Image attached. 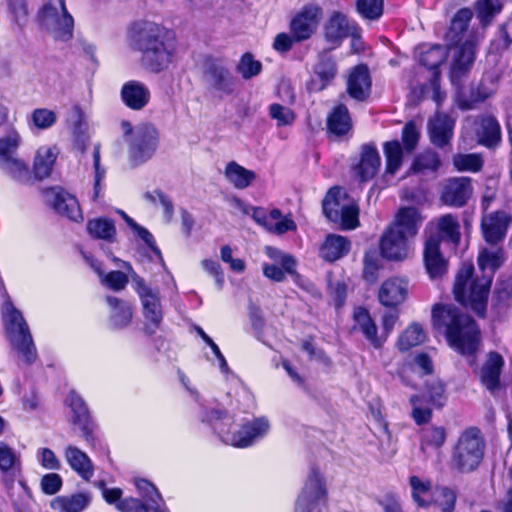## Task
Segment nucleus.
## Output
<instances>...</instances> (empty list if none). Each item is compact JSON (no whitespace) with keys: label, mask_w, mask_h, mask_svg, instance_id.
I'll list each match as a JSON object with an SVG mask.
<instances>
[{"label":"nucleus","mask_w":512,"mask_h":512,"mask_svg":"<svg viewBox=\"0 0 512 512\" xmlns=\"http://www.w3.org/2000/svg\"><path fill=\"white\" fill-rule=\"evenodd\" d=\"M2 315L9 340L19 358L25 364H32L37 358V351L21 312L14 307L10 300H7L2 306Z\"/></svg>","instance_id":"nucleus-6"},{"label":"nucleus","mask_w":512,"mask_h":512,"mask_svg":"<svg viewBox=\"0 0 512 512\" xmlns=\"http://www.w3.org/2000/svg\"><path fill=\"white\" fill-rule=\"evenodd\" d=\"M476 42V39H466L461 43H451L453 50L451 79L453 82L464 75L474 63Z\"/></svg>","instance_id":"nucleus-16"},{"label":"nucleus","mask_w":512,"mask_h":512,"mask_svg":"<svg viewBox=\"0 0 512 512\" xmlns=\"http://www.w3.org/2000/svg\"><path fill=\"white\" fill-rule=\"evenodd\" d=\"M453 164L458 170L477 172L481 169L483 161L477 154H457L453 157Z\"/></svg>","instance_id":"nucleus-54"},{"label":"nucleus","mask_w":512,"mask_h":512,"mask_svg":"<svg viewBox=\"0 0 512 512\" xmlns=\"http://www.w3.org/2000/svg\"><path fill=\"white\" fill-rule=\"evenodd\" d=\"M353 330L361 332L367 341L375 348L379 349L385 342V337L378 336L377 325L371 318L369 312L363 307H357L353 312Z\"/></svg>","instance_id":"nucleus-24"},{"label":"nucleus","mask_w":512,"mask_h":512,"mask_svg":"<svg viewBox=\"0 0 512 512\" xmlns=\"http://www.w3.org/2000/svg\"><path fill=\"white\" fill-rule=\"evenodd\" d=\"M446 50L442 46H433L424 51L420 56V63L434 72L446 59Z\"/></svg>","instance_id":"nucleus-49"},{"label":"nucleus","mask_w":512,"mask_h":512,"mask_svg":"<svg viewBox=\"0 0 512 512\" xmlns=\"http://www.w3.org/2000/svg\"><path fill=\"white\" fill-rule=\"evenodd\" d=\"M0 170L10 179L22 184L31 180L29 166L18 154L0 160Z\"/></svg>","instance_id":"nucleus-34"},{"label":"nucleus","mask_w":512,"mask_h":512,"mask_svg":"<svg viewBox=\"0 0 512 512\" xmlns=\"http://www.w3.org/2000/svg\"><path fill=\"white\" fill-rule=\"evenodd\" d=\"M349 249L350 242L346 237L330 234L321 246L320 255L324 260L333 262L346 255Z\"/></svg>","instance_id":"nucleus-36"},{"label":"nucleus","mask_w":512,"mask_h":512,"mask_svg":"<svg viewBox=\"0 0 512 512\" xmlns=\"http://www.w3.org/2000/svg\"><path fill=\"white\" fill-rule=\"evenodd\" d=\"M352 31L353 26L347 17L342 13L335 12L325 24L324 36L328 42L333 44V47H337L343 39L352 34Z\"/></svg>","instance_id":"nucleus-27"},{"label":"nucleus","mask_w":512,"mask_h":512,"mask_svg":"<svg viewBox=\"0 0 512 512\" xmlns=\"http://www.w3.org/2000/svg\"><path fill=\"white\" fill-rule=\"evenodd\" d=\"M357 11L368 20H377L383 13V0H357Z\"/></svg>","instance_id":"nucleus-52"},{"label":"nucleus","mask_w":512,"mask_h":512,"mask_svg":"<svg viewBox=\"0 0 512 512\" xmlns=\"http://www.w3.org/2000/svg\"><path fill=\"white\" fill-rule=\"evenodd\" d=\"M327 495L324 476L317 468H312L296 499L295 512H321V508L327 502Z\"/></svg>","instance_id":"nucleus-8"},{"label":"nucleus","mask_w":512,"mask_h":512,"mask_svg":"<svg viewBox=\"0 0 512 512\" xmlns=\"http://www.w3.org/2000/svg\"><path fill=\"white\" fill-rule=\"evenodd\" d=\"M486 443L481 431L476 427L465 429L452 448L450 465L461 473H469L478 468L483 460Z\"/></svg>","instance_id":"nucleus-5"},{"label":"nucleus","mask_w":512,"mask_h":512,"mask_svg":"<svg viewBox=\"0 0 512 512\" xmlns=\"http://www.w3.org/2000/svg\"><path fill=\"white\" fill-rule=\"evenodd\" d=\"M262 64L254 60L250 53H246L241 57L239 64L237 65V71L241 74L244 79H250L261 72Z\"/></svg>","instance_id":"nucleus-56"},{"label":"nucleus","mask_w":512,"mask_h":512,"mask_svg":"<svg viewBox=\"0 0 512 512\" xmlns=\"http://www.w3.org/2000/svg\"><path fill=\"white\" fill-rule=\"evenodd\" d=\"M435 504L442 512H452L455 507V493L447 487H441L436 490Z\"/></svg>","instance_id":"nucleus-61"},{"label":"nucleus","mask_w":512,"mask_h":512,"mask_svg":"<svg viewBox=\"0 0 512 512\" xmlns=\"http://www.w3.org/2000/svg\"><path fill=\"white\" fill-rule=\"evenodd\" d=\"M159 143V132L149 123L135 127L133 137L127 139L128 160L132 166H138L148 161L155 153Z\"/></svg>","instance_id":"nucleus-9"},{"label":"nucleus","mask_w":512,"mask_h":512,"mask_svg":"<svg viewBox=\"0 0 512 512\" xmlns=\"http://www.w3.org/2000/svg\"><path fill=\"white\" fill-rule=\"evenodd\" d=\"M504 365L502 356L497 352H490L480 371L481 383L490 391L499 388L501 369Z\"/></svg>","instance_id":"nucleus-28"},{"label":"nucleus","mask_w":512,"mask_h":512,"mask_svg":"<svg viewBox=\"0 0 512 512\" xmlns=\"http://www.w3.org/2000/svg\"><path fill=\"white\" fill-rule=\"evenodd\" d=\"M495 298L503 307L510 305L512 299V277L498 282L495 290Z\"/></svg>","instance_id":"nucleus-64"},{"label":"nucleus","mask_w":512,"mask_h":512,"mask_svg":"<svg viewBox=\"0 0 512 512\" xmlns=\"http://www.w3.org/2000/svg\"><path fill=\"white\" fill-rule=\"evenodd\" d=\"M74 122L72 126V133L74 136V143L77 149H79L81 152L85 150L86 141L88 139L87 136V130L88 126L87 123L84 121L83 113L82 111L76 107L74 108Z\"/></svg>","instance_id":"nucleus-48"},{"label":"nucleus","mask_w":512,"mask_h":512,"mask_svg":"<svg viewBox=\"0 0 512 512\" xmlns=\"http://www.w3.org/2000/svg\"><path fill=\"white\" fill-rule=\"evenodd\" d=\"M46 198L59 214L75 222L83 219L79 203L73 195L59 188H51L46 191Z\"/></svg>","instance_id":"nucleus-17"},{"label":"nucleus","mask_w":512,"mask_h":512,"mask_svg":"<svg viewBox=\"0 0 512 512\" xmlns=\"http://www.w3.org/2000/svg\"><path fill=\"white\" fill-rule=\"evenodd\" d=\"M473 17V12L469 8L460 9L452 19L451 27L447 38L451 43H461L466 39H475L471 34L467 35V27Z\"/></svg>","instance_id":"nucleus-35"},{"label":"nucleus","mask_w":512,"mask_h":512,"mask_svg":"<svg viewBox=\"0 0 512 512\" xmlns=\"http://www.w3.org/2000/svg\"><path fill=\"white\" fill-rule=\"evenodd\" d=\"M426 335L421 325L413 323L399 336L397 346L401 351H407L412 347L422 344Z\"/></svg>","instance_id":"nucleus-44"},{"label":"nucleus","mask_w":512,"mask_h":512,"mask_svg":"<svg viewBox=\"0 0 512 512\" xmlns=\"http://www.w3.org/2000/svg\"><path fill=\"white\" fill-rule=\"evenodd\" d=\"M475 131L479 143L491 147L497 145L501 140V128L495 117L484 115L475 121Z\"/></svg>","instance_id":"nucleus-31"},{"label":"nucleus","mask_w":512,"mask_h":512,"mask_svg":"<svg viewBox=\"0 0 512 512\" xmlns=\"http://www.w3.org/2000/svg\"><path fill=\"white\" fill-rule=\"evenodd\" d=\"M352 200L342 188H331L323 200V212L330 221L337 223Z\"/></svg>","instance_id":"nucleus-29"},{"label":"nucleus","mask_w":512,"mask_h":512,"mask_svg":"<svg viewBox=\"0 0 512 512\" xmlns=\"http://www.w3.org/2000/svg\"><path fill=\"white\" fill-rule=\"evenodd\" d=\"M18 465L19 459L14 450L6 443L0 442V471L7 474L14 471Z\"/></svg>","instance_id":"nucleus-55"},{"label":"nucleus","mask_w":512,"mask_h":512,"mask_svg":"<svg viewBox=\"0 0 512 512\" xmlns=\"http://www.w3.org/2000/svg\"><path fill=\"white\" fill-rule=\"evenodd\" d=\"M88 233L97 239L113 241L116 235L114 222L107 218H96L87 223Z\"/></svg>","instance_id":"nucleus-45"},{"label":"nucleus","mask_w":512,"mask_h":512,"mask_svg":"<svg viewBox=\"0 0 512 512\" xmlns=\"http://www.w3.org/2000/svg\"><path fill=\"white\" fill-rule=\"evenodd\" d=\"M58 153L57 147L51 145L37 149L33 160V173L36 179L42 180L51 175Z\"/></svg>","instance_id":"nucleus-32"},{"label":"nucleus","mask_w":512,"mask_h":512,"mask_svg":"<svg viewBox=\"0 0 512 512\" xmlns=\"http://www.w3.org/2000/svg\"><path fill=\"white\" fill-rule=\"evenodd\" d=\"M314 73L322 82L320 89H323L337 73L334 58L327 52L320 53L318 56V62L314 68Z\"/></svg>","instance_id":"nucleus-42"},{"label":"nucleus","mask_w":512,"mask_h":512,"mask_svg":"<svg viewBox=\"0 0 512 512\" xmlns=\"http://www.w3.org/2000/svg\"><path fill=\"white\" fill-rule=\"evenodd\" d=\"M42 26L56 41L66 42L73 36L74 20L65 0H49L39 13Z\"/></svg>","instance_id":"nucleus-7"},{"label":"nucleus","mask_w":512,"mask_h":512,"mask_svg":"<svg viewBox=\"0 0 512 512\" xmlns=\"http://www.w3.org/2000/svg\"><path fill=\"white\" fill-rule=\"evenodd\" d=\"M477 261L483 274L486 270H489V276L492 277L494 271L498 269L504 262L503 250L499 247L492 249L484 248L479 253Z\"/></svg>","instance_id":"nucleus-43"},{"label":"nucleus","mask_w":512,"mask_h":512,"mask_svg":"<svg viewBox=\"0 0 512 512\" xmlns=\"http://www.w3.org/2000/svg\"><path fill=\"white\" fill-rule=\"evenodd\" d=\"M424 221V217L415 207H402L396 213L393 222L389 228L393 229L400 235L411 239L414 238Z\"/></svg>","instance_id":"nucleus-18"},{"label":"nucleus","mask_w":512,"mask_h":512,"mask_svg":"<svg viewBox=\"0 0 512 512\" xmlns=\"http://www.w3.org/2000/svg\"><path fill=\"white\" fill-rule=\"evenodd\" d=\"M371 90V78L365 65L356 66L350 73L347 81L348 94L358 100H365Z\"/></svg>","instance_id":"nucleus-25"},{"label":"nucleus","mask_w":512,"mask_h":512,"mask_svg":"<svg viewBox=\"0 0 512 512\" xmlns=\"http://www.w3.org/2000/svg\"><path fill=\"white\" fill-rule=\"evenodd\" d=\"M409 483L412 489V498L420 507H428L431 503V483L417 476H411Z\"/></svg>","instance_id":"nucleus-46"},{"label":"nucleus","mask_w":512,"mask_h":512,"mask_svg":"<svg viewBox=\"0 0 512 512\" xmlns=\"http://www.w3.org/2000/svg\"><path fill=\"white\" fill-rule=\"evenodd\" d=\"M136 488L139 491L142 501L146 504L156 503L157 500H162V497L156 487L145 479H138L135 482Z\"/></svg>","instance_id":"nucleus-62"},{"label":"nucleus","mask_w":512,"mask_h":512,"mask_svg":"<svg viewBox=\"0 0 512 512\" xmlns=\"http://www.w3.org/2000/svg\"><path fill=\"white\" fill-rule=\"evenodd\" d=\"M440 166V160L436 152L425 151L413 162L411 169L417 173L436 171Z\"/></svg>","instance_id":"nucleus-51"},{"label":"nucleus","mask_w":512,"mask_h":512,"mask_svg":"<svg viewBox=\"0 0 512 512\" xmlns=\"http://www.w3.org/2000/svg\"><path fill=\"white\" fill-rule=\"evenodd\" d=\"M386 157V175H394L402 165L403 150L398 141L386 142L384 145Z\"/></svg>","instance_id":"nucleus-47"},{"label":"nucleus","mask_w":512,"mask_h":512,"mask_svg":"<svg viewBox=\"0 0 512 512\" xmlns=\"http://www.w3.org/2000/svg\"><path fill=\"white\" fill-rule=\"evenodd\" d=\"M321 10L317 6L304 7L291 21L290 31L296 42L309 39L316 31Z\"/></svg>","instance_id":"nucleus-13"},{"label":"nucleus","mask_w":512,"mask_h":512,"mask_svg":"<svg viewBox=\"0 0 512 512\" xmlns=\"http://www.w3.org/2000/svg\"><path fill=\"white\" fill-rule=\"evenodd\" d=\"M203 79L213 90L223 94H231L235 79L230 70L219 60L211 59L204 63Z\"/></svg>","instance_id":"nucleus-11"},{"label":"nucleus","mask_w":512,"mask_h":512,"mask_svg":"<svg viewBox=\"0 0 512 512\" xmlns=\"http://www.w3.org/2000/svg\"><path fill=\"white\" fill-rule=\"evenodd\" d=\"M446 441V431L443 427H429L423 431L422 446L441 447Z\"/></svg>","instance_id":"nucleus-59"},{"label":"nucleus","mask_w":512,"mask_h":512,"mask_svg":"<svg viewBox=\"0 0 512 512\" xmlns=\"http://www.w3.org/2000/svg\"><path fill=\"white\" fill-rule=\"evenodd\" d=\"M64 457L71 469L83 480L89 481L94 474V466L86 453L73 445H68L64 450Z\"/></svg>","instance_id":"nucleus-30"},{"label":"nucleus","mask_w":512,"mask_h":512,"mask_svg":"<svg viewBox=\"0 0 512 512\" xmlns=\"http://www.w3.org/2000/svg\"><path fill=\"white\" fill-rule=\"evenodd\" d=\"M444 385L439 380H432L426 384L425 395L428 401L435 407H442L445 401Z\"/></svg>","instance_id":"nucleus-58"},{"label":"nucleus","mask_w":512,"mask_h":512,"mask_svg":"<svg viewBox=\"0 0 512 512\" xmlns=\"http://www.w3.org/2000/svg\"><path fill=\"white\" fill-rule=\"evenodd\" d=\"M269 115L276 120L278 126L290 125L295 120V114L290 108L277 103L270 106Z\"/></svg>","instance_id":"nucleus-60"},{"label":"nucleus","mask_w":512,"mask_h":512,"mask_svg":"<svg viewBox=\"0 0 512 512\" xmlns=\"http://www.w3.org/2000/svg\"><path fill=\"white\" fill-rule=\"evenodd\" d=\"M502 9L499 0H478L476 2L477 17L482 25H488L492 18Z\"/></svg>","instance_id":"nucleus-50"},{"label":"nucleus","mask_w":512,"mask_h":512,"mask_svg":"<svg viewBox=\"0 0 512 512\" xmlns=\"http://www.w3.org/2000/svg\"><path fill=\"white\" fill-rule=\"evenodd\" d=\"M84 259L90 264L91 268L101 277V281L109 288L119 291L125 288L128 283V276L121 271H111L104 274L100 263H98L91 255L82 253Z\"/></svg>","instance_id":"nucleus-38"},{"label":"nucleus","mask_w":512,"mask_h":512,"mask_svg":"<svg viewBox=\"0 0 512 512\" xmlns=\"http://www.w3.org/2000/svg\"><path fill=\"white\" fill-rule=\"evenodd\" d=\"M408 238L387 227L381 236L380 251L389 260H403L408 257Z\"/></svg>","instance_id":"nucleus-20"},{"label":"nucleus","mask_w":512,"mask_h":512,"mask_svg":"<svg viewBox=\"0 0 512 512\" xmlns=\"http://www.w3.org/2000/svg\"><path fill=\"white\" fill-rule=\"evenodd\" d=\"M21 144V137L18 132L11 131L6 136L0 138V160L14 156Z\"/></svg>","instance_id":"nucleus-53"},{"label":"nucleus","mask_w":512,"mask_h":512,"mask_svg":"<svg viewBox=\"0 0 512 512\" xmlns=\"http://www.w3.org/2000/svg\"><path fill=\"white\" fill-rule=\"evenodd\" d=\"M425 234L426 237L436 236L439 245L442 241H447L456 246L461 238L458 218L452 214L442 215L427 224Z\"/></svg>","instance_id":"nucleus-12"},{"label":"nucleus","mask_w":512,"mask_h":512,"mask_svg":"<svg viewBox=\"0 0 512 512\" xmlns=\"http://www.w3.org/2000/svg\"><path fill=\"white\" fill-rule=\"evenodd\" d=\"M433 323L445 328L449 345L462 355L474 354L480 346V330L475 321L452 305H436L432 309Z\"/></svg>","instance_id":"nucleus-2"},{"label":"nucleus","mask_w":512,"mask_h":512,"mask_svg":"<svg viewBox=\"0 0 512 512\" xmlns=\"http://www.w3.org/2000/svg\"><path fill=\"white\" fill-rule=\"evenodd\" d=\"M91 498L85 493L59 496L52 500L51 507L59 512H82L90 503Z\"/></svg>","instance_id":"nucleus-39"},{"label":"nucleus","mask_w":512,"mask_h":512,"mask_svg":"<svg viewBox=\"0 0 512 512\" xmlns=\"http://www.w3.org/2000/svg\"><path fill=\"white\" fill-rule=\"evenodd\" d=\"M407 294V279L404 277H391L380 286L378 299L386 307H396L405 301Z\"/></svg>","instance_id":"nucleus-19"},{"label":"nucleus","mask_w":512,"mask_h":512,"mask_svg":"<svg viewBox=\"0 0 512 512\" xmlns=\"http://www.w3.org/2000/svg\"><path fill=\"white\" fill-rule=\"evenodd\" d=\"M472 263H463L458 271L453 287L455 299L470 307L479 316H484L487 306L491 276L473 277Z\"/></svg>","instance_id":"nucleus-3"},{"label":"nucleus","mask_w":512,"mask_h":512,"mask_svg":"<svg viewBox=\"0 0 512 512\" xmlns=\"http://www.w3.org/2000/svg\"><path fill=\"white\" fill-rule=\"evenodd\" d=\"M208 420L213 424L224 443L238 448L251 446L263 438L270 429L269 421L265 417H260L243 424L238 430L230 432L227 426L233 419L226 411L220 409L212 410Z\"/></svg>","instance_id":"nucleus-4"},{"label":"nucleus","mask_w":512,"mask_h":512,"mask_svg":"<svg viewBox=\"0 0 512 512\" xmlns=\"http://www.w3.org/2000/svg\"><path fill=\"white\" fill-rule=\"evenodd\" d=\"M121 98L130 109L141 110L149 102L150 91L142 82L132 80L122 86Z\"/></svg>","instance_id":"nucleus-26"},{"label":"nucleus","mask_w":512,"mask_h":512,"mask_svg":"<svg viewBox=\"0 0 512 512\" xmlns=\"http://www.w3.org/2000/svg\"><path fill=\"white\" fill-rule=\"evenodd\" d=\"M106 301L111 308V321L115 327L123 328L130 324L132 319L131 306L116 297L108 296Z\"/></svg>","instance_id":"nucleus-41"},{"label":"nucleus","mask_w":512,"mask_h":512,"mask_svg":"<svg viewBox=\"0 0 512 512\" xmlns=\"http://www.w3.org/2000/svg\"><path fill=\"white\" fill-rule=\"evenodd\" d=\"M224 176L236 189L247 188L256 178L252 170L246 169L235 161H231L226 165Z\"/></svg>","instance_id":"nucleus-37"},{"label":"nucleus","mask_w":512,"mask_h":512,"mask_svg":"<svg viewBox=\"0 0 512 512\" xmlns=\"http://www.w3.org/2000/svg\"><path fill=\"white\" fill-rule=\"evenodd\" d=\"M123 266L127 269L132 282L135 284V289L143 305L145 319L150 322V325L146 326V331L149 334H153L159 327L163 318L159 293L157 290H153L146 286L144 280L133 271L128 262H123Z\"/></svg>","instance_id":"nucleus-10"},{"label":"nucleus","mask_w":512,"mask_h":512,"mask_svg":"<svg viewBox=\"0 0 512 512\" xmlns=\"http://www.w3.org/2000/svg\"><path fill=\"white\" fill-rule=\"evenodd\" d=\"M328 130L335 136H342L351 129V118L348 109L343 104H339L330 114L327 120Z\"/></svg>","instance_id":"nucleus-40"},{"label":"nucleus","mask_w":512,"mask_h":512,"mask_svg":"<svg viewBox=\"0 0 512 512\" xmlns=\"http://www.w3.org/2000/svg\"><path fill=\"white\" fill-rule=\"evenodd\" d=\"M424 262L431 278L441 277L447 271V262L440 252L436 236H427L424 245Z\"/></svg>","instance_id":"nucleus-23"},{"label":"nucleus","mask_w":512,"mask_h":512,"mask_svg":"<svg viewBox=\"0 0 512 512\" xmlns=\"http://www.w3.org/2000/svg\"><path fill=\"white\" fill-rule=\"evenodd\" d=\"M473 194L470 178L454 177L448 179L441 193V201L448 206L462 207Z\"/></svg>","instance_id":"nucleus-15"},{"label":"nucleus","mask_w":512,"mask_h":512,"mask_svg":"<svg viewBox=\"0 0 512 512\" xmlns=\"http://www.w3.org/2000/svg\"><path fill=\"white\" fill-rule=\"evenodd\" d=\"M511 222L512 217L504 211L484 215L481 221V229L485 241L491 245L502 242Z\"/></svg>","instance_id":"nucleus-14"},{"label":"nucleus","mask_w":512,"mask_h":512,"mask_svg":"<svg viewBox=\"0 0 512 512\" xmlns=\"http://www.w3.org/2000/svg\"><path fill=\"white\" fill-rule=\"evenodd\" d=\"M359 209L354 200H352L341 213L340 223L344 229H354L359 225L358 220Z\"/></svg>","instance_id":"nucleus-63"},{"label":"nucleus","mask_w":512,"mask_h":512,"mask_svg":"<svg viewBox=\"0 0 512 512\" xmlns=\"http://www.w3.org/2000/svg\"><path fill=\"white\" fill-rule=\"evenodd\" d=\"M129 35L132 47L141 53L140 62L145 69L159 73L168 68L173 47L164 27L154 22H136Z\"/></svg>","instance_id":"nucleus-1"},{"label":"nucleus","mask_w":512,"mask_h":512,"mask_svg":"<svg viewBox=\"0 0 512 512\" xmlns=\"http://www.w3.org/2000/svg\"><path fill=\"white\" fill-rule=\"evenodd\" d=\"M56 113L47 108H37L31 114V121L38 129L45 130L52 127L56 122Z\"/></svg>","instance_id":"nucleus-57"},{"label":"nucleus","mask_w":512,"mask_h":512,"mask_svg":"<svg viewBox=\"0 0 512 512\" xmlns=\"http://www.w3.org/2000/svg\"><path fill=\"white\" fill-rule=\"evenodd\" d=\"M455 120L447 114L436 112L429 120V135L431 142L438 147L449 145L453 136Z\"/></svg>","instance_id":"nucleus-22"},{"label":"nucleus","mask_w":512,"mask_h":512,"mask_svg":"<svg viewBox=\"0 0 512 512\" xmlns=\"http://www.w3.org/2000/svg\"><path fill=\"white\" fill-rule=\"evenodd\" d=\"M381 165V158L377 149L370 145L362 147L360 160L353 167V173L360 182H367L373 179L378 173Z\"/></svg>","instance_id":"nucleus-21"},{"label":"nucleus","mask_w":512,"mask_h":512,"mask_svg":"<svg viewBox=\"0 0 512 512\" xmlns=\"http://www.w3.org/2000/svg\"><path fill=\"white\" fill-rule=\"evenodd\" d=\"M69 405L74 413L72 423L80 429L81 436L86 441H90L92 438V428L84 401L79 395L72 392L69 395Z\"/></svg>","instance_id":"nucleus-33"}]
</instances>
